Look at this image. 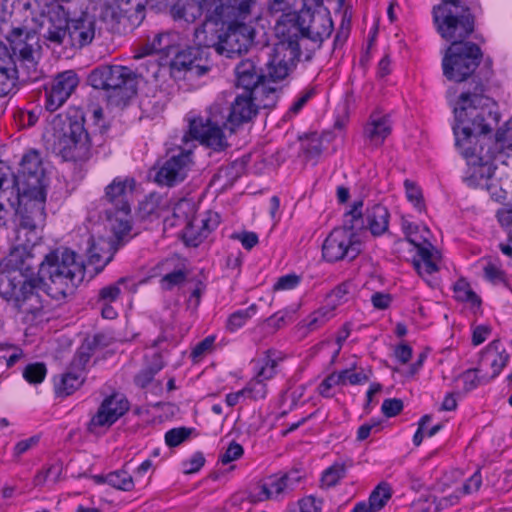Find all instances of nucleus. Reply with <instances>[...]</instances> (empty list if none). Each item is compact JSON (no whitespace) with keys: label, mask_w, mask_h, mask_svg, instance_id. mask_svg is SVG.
Here are the masks:
<instances>
[{"label":"nucleus","mask_w":512,"mask_h":512,"mask_svg":"<svg viewBox=\"0 0 512 512\" xmlns=\"http://www.w3.org/2000/svg\"><path fill=\"white\" fill-rule=\"evenodd\" d=\"M297 25L301 33L300 40L280 41L274 46V55L268 64L271 77L284 79L294 61L300 57V47L310 40L315 48H320L323 41L333 31V21L329 10L322 0H303V7L297 16Z\"/></svg>","instance_id":"1"},{"label":"nucleus","mask_w":512,"mask_h":512,"mask_svg":"<svg viewBox=\"0 0 512 512\" xmlns=\"http://www.w3.org/2000/svg\"><path fill=\"white\" fill-rule=\"evenodd\" d=\"M85 276L80 257L68 248H56L39 263L38 278L50 298L62 301L72 295Z\"/></svg>","instance_id":"2"},{"label":"nucleus","mask_w":512,"mask_h":512,"mask_svg":"<svg viewBox=\"0 0 512 512\" xmlns=\"http://www.w3.org/2000/svg\"><path fill=\"white\" fill-rule=\"evenodd\" d=\"M484 91V85L477 82L473 91L469 90L460 94L454 106L457 124L453 129L458 146L471 143L476 135H486L492 131L485 119L484 106H486L488 98L483 96Z\"/></svg>","instance_id":"3"},{"label":"nucleus","mask_w":512,"mask_h":512,"mask_svg":"<svg viewBox=\"0 0 512 512\" xmlns=\"http://www.w3.org/2000/svg\"><path fill=\"white\" fill-rule=\"evenodd\" d=\"M139 77H145L144 71L139 68L133 71L126 66L102 65L90 72L88 82L93 88L105 90L110 96L126 102L136 94Z\"/></svg>","instance_id":"4"},{"label":"nucleus","mask_w":512,"mask_h":512,"mask_svg":"<svg viewBox=\"0 0 512 512\" xmlns=\"http://www.w3.org/2000/svg\"><path fill=\"white\" fill-rule=\"evenodd\" d=\"M62 124L56 134L55 149L64 160L85 161L91 156L92 140L84 128L82 116L65 117L57 116L54 120V128Z\"/></svg>","instance_id":"5"},{"label":"nucleus","mask_w":512,"mask_h":512,"mask_svg":"<svg viewBox=\"0 0 512 512\" xmlns=\"http://www.w3.org/2000/svg\"><path fill=\"white\" fill-rule=\"evenodd\" d=\"M363 201L354 202L351 210L346 214L350 220L343 228L334 229L322 245L323 258L328 262H337L344 259L353 260L360 253V244L353 240V230L359 229L362 219Z\"/></svg>","instance_id":"6"},{"label":"nucleus","mask_w":512,"mask_h":512,"mask_svg":"<svg viewBox=\"0 0 512 512\" xmlns=\"http://www.w3.org/2000/svg\"><path fill=\"white\" fill-rule=\"evenodd\" d=\"M437 29L451 45L464 41L474 30V17L466 4L441 3L433 9Z\"/></svg>","instance_id":"7"},{"label":"nucleus","mask_w":512,"mask_h":512,"mask_svg":"<svg viewBox=\"0 0 512 512\" xmlns=\"http://www.w3.org/2000/svg\"><path fill=\"white\" fill-rule=\"evenodd\" d=\"M136 182L130 177H116L105 188L104 199L116 210L114 216L109 215L111 231H113L119 241L123 240L124 235L131 231V201Z\"/></svg>","instance_id":"8"},{"label":"nucleus","mask_w":512,"mask_h":512,"mask_svg":"<svg viewBox=\"0 0 512 512\" xmlns=\"http://www.w3.org/2000/svg\"><path fill=\"white\" fill-rule=\"evenodd\" d=\"M226 108L230 107L223 100L216 101L210 106L205 119L200 117L190 122V135L213 150H223L227 146L223 128L230 127L229 110Z\"/></svg>","instance_id":"9"},{"label":"nucleus","mask_w":512,"mask_h":512,"mask_svg":"<svg viewBox=\"0 0 512 512\" xmlns=\"http://www.w3.org/2000/svg\"><path fill=\"white\" fill-rule=\"evenodd\" d=\"M45 201V190H20L15 202H8L10 207L15 209L19 218L17 240L22 239V234L25 236L36 234V230L44 225L46 220Z\"/></svg>","instance_id":"10"},{"label":"nucleus","mask_w":512,"mask_h":512,"mask_svg":"<svg viewBox=\"0 0 512 512\" xmlns=\"http://www.w3.org/2000/svg\"><path fill=\"white\" fill-rule=\"evenodd\" d=\"M481 57V50L475 43L450 45L443 58L444 75L449 80L463 82L473 75Z\"/></svg>","instance_id":"11"},{"label":"nucleus","mask_w":512,"mask_h":512,"mask_svg":"<svg viewBox=\"0 0 512 512\" xmlns=\"http://www.w3.org/2000/svg\"><path fill=\"white\" fill-rule=\"evenodd\" d=\"M276 102L275 87H257L252 91H244L243 94L236 96L229 105V119L231 132L235 127L251 121L258 113V108H268L274 106Z\"/></svg>","instance_id":"12"},{"label":"nucleus","mask_w":512,"mask_h":512,"mask_svg":"<svg viewBox=\"0 0 512 512\" xmlns=\"http://www.w3.org/2000/svg\"><path fill=\"white\" fill-rule=\"evenodd\" d=\"M79 10V15L70 18L67 40L68 46L77 49L90 45L100 33L97 27L99 0H82Z\"/></svg>","instance_id":"13"},{"label":"nucleus","mask_w":512,"mask_h":512,"mask_svg":"<svg viewBox=\"0 0 512 512\" xmlns=\"http://www.w3.org/2000/svg\"><path fill=\"white\" fill-rule=\"evenodd\" d=\"M9 290L1 291V294L9 301H13L15 307L23 314L31 315V320L42 315L45 301L40 292H44V286L38 277H31L19 285L9 281Z\"/></svg>","instance_id":"14"},{"label":"nucleus","mask_w":512,"mask_h":512,"mask_svg":"<svg viewBox=\"0 0 512 512\" xmlns=\"http://www.w3.org/2000/svg\"><path fill=\"white\" fill-rule=\"evenodd\" d=\"M43 6L40 34L49 45L67 47L69 34V13L57 1L37 0Z\"/></svg>","instance_id":"15"},{"label":"nucleus","mask_w":512,"mask_h":512,"mask_svg":"<svg viewBox=\"0 0 512 512\" xmlns=\"http://www.w3.org/2000/svg\"><path fill=\"white\" fill-rule=\"evenodd\" d=\"M220 42L217 53L234 58L246 53L252 46L255 30L245 21L234 20L220 26Z\"/></svg>","instance_id":"16"},{"label":"nucleus","mask_w":512,"mask_h":512,"mask_svg":"<svg viewBox=\"0 0 512 512\" xmlns=\"http://www.w3.org/2000/svg\"><path fill=\"white\" fill-rule=\"evenodd\" d=\"M146 0H99V20L110 28L126 17L132 26H138L145 18Z\"/></svg>","instance_id":"17"},{"label":"nucleus","mask_w":512,"mask_h":512,"mask_svg":"<svg viewBox=\"0 0 512 512\" xmlns=\"http://www.w3.org/2000/svg\"><path fill=\"white\" fill-rule=\"evenodd\" d=\"M79 77L72 70L58 73L45 87V108L50 112L59 109L79 85Z\"/></svg>","instance_id":"18"},{"label":"nucleus","mask_w":512,"mask_h":512,"mask_svg":"<svg viewBox=\"0 0 512 512\" xmlns=\"http://www.w3.org/2000/svg\"><path fill=\"white\" fill-rule=\"evenodd\" d=\"M129 410V402L122 394H112L100 404L96 414L88 424L91 433H97L101 428H109Z\"/></svg>","instance_id":"19"},{"label":"nucleus","mask_w":512,"mask_h":512,"mask_svg":"<svg viewBox=\"0 0 512 512\" xmlns=\"http://www.w3.org/2000/svg\"><path fill=\"white\" fill-rule=\"evenodd\" d=\"M38 239L37 234H22V239L15 245L8 256L0 262V268L4 267L11 270H19L22 273H32L39 263L35 259L33 252L34 245Z\"/></svg>","instance_id":"20"},{"label":"nucleus","mask_w":512,"mask_h":512,"mask_svg":"<svg viewBox=\"0 0 512 512\" xmlns=\"http://www.w3.org/2000/svg\"><path fill=\"white\" fill-rule=\"evenodd\" d=\"M16 178L20 190H45V174L38 152L24 154Z\"/></svg>","instance_id":"21"},{"label":"nucleus","mask_w":512,"mask_h":512,"mask_svg":"<svg viewBox=\"0 0 512 512\" xmlns=\"http://www.w3.org/2000/svg\"><path fill=\"white\" fill-rule=\"evenodd\" d=\"M185 45L186 37L182 33L174 30L159 32L141 48L134 58L141 59L152 53H163L167 56L175 54L176 58L180 54H186L180 51V48Z\"/></svg>","instance_id":"22"},{"label":"nucleus","mask_w":512,"mask_h":512,"mask_svg":"<svg viewBox=\"0 0 512 512\" xmlns=\"http://www.w3.org/2000/svg\"><path fill=\"white\" fill-rule=\"evenodd\" d=\"M34 38V34L22 27L13 28L7 36L8 41L11 43L14 55H17V59L20 62L21 67L27 70L28 75L31 71L36 70L37 65L36 52L33 44L30 43Z\"/></svg>","instance_id":"23"},{"label":"nucleus","mask_w":512,"mask_h":512,"mask_svg":"<svg viewBox=\"0 0 512 512\" xmlns=\"http://www.w3.org/2000/svg\"><path fill=\"white\" fill-rule=\"evenodd\" d=\"M442 260V252L434 244L418 243V276L432 288L439 285L435 275L440 271Z\"/></svg>","instance_id":"24"},{"label":"nucleus","mask_w":512,"mask_h":512,"mask_svg":"<svg viewBox=\"0 0 512 512\" xmlns=\"http://www.w3.org/2000/svg\"><path fill=\"white\" fill-rule=\"evenodd\" d=\"M190 164L191 152L182 151L164 162L157 172L155 180L161 185L174 186L186 178Z\"/></svg>","instance_id":"25"},{"label":"nucleus","mask_w":512,"mask_h":512,"mask_svg":"<svg viewBox=\"0 0 512 512\" xmlns=\"http://www.w3.org/2000/svg\"><path fill=\"white\" fill-rule=\"evenodd\" d=\"M274 55V48L272 49V53L270 54V59L266 63V69H268V64L272 60ZM235 74L237 78V84L242 86L245 91L255 90L257 87H271L269 82H276L280 79H276L271 77L269 74V70H267L266 74L259 73L257 71L255 63L250 59H245L240 61L235 67Z\"/></svg>","instance_id":"26"},{"label":"nucleus","mask_w":512,"mask_h":512,"mask_svg":"<svg viewBox=\"0 0 512 512\" xmlns=\"http://www.w3.org/2000/svg\"><path fill=\"white\" fill-rule=\"evenodd\" d=\"M112 233L113 238L111 239L99 238L96 241L92 240L88 249V257L91 264L99 268L105 267L112 260L119 247L130 239V233L125 234L121 241L117 239L113 231Z\"/></svg>","instance_id":"27"},{"label":"nucleus","mask_w":512,"mask_h":512,"mask_svg":"<svg viewBox=\"0 0 512 512\" xmlns=\"http://www.w3.org/2000/svg\"><path fill=\"white\" fill-rule=\"evenodd\" d=\"M283 356L280 352L269 349L264 354L263 365L260 367L255 378L249 383V390L254 393V398H264L266 389L264 382L272 379L276 374V368Z\"/></svg>","instance_id":"28"},{"label":"nucleus","mask_w":512,"mask_h":512,"mask_svg":"<svg viewBox=\"0 0 512 512\" xmlns=\"http://www.w3.org/2000/svg\"><path fill=\"white\" fill-rule=\"evenodd\" d=\"M510 360V354L502 346L500 340L496 339L490 342L481 353L479 365L481 368L489 367V380H493L500 375L504 367Z\"/></svg>","instance_id":"29"},{"label":"nucleus","mask_w":512,"mask_h":512,"mask_svg":"<svg viewBox=\"0 0 512 512\" xmlns=\"http://www.w3.org/2000/svg\"><path fill=\"white\" fill-rule=\"evenodd\" d=\"M127 282V278L122 277L115 283L102 287L97 294L95 305L101 311L103 318L115 319L118 315L114 303L122 294L121 286Z\"/></svg>","instance_id":"30"},{"label":"nucleus","mask_w":512,"mask_h":512,"mask_svg":"<svg viewBox=\"0 0 512 512\" xmlns=\"http://www.w3.org/2000/svg\"><path fill=\"white\" fill-rule=\"evenodd\" d=\"M464 157L468 160L470 165V174L466 178L469 185H480L484 179H489L493 175L491 164L484 156L478 155L475 148L464 147Z\"/></svg>","instance_id":"31"},{"label":"nucleus","mask_w":512,"mask_h":512,"mask_svg":"<svg viewBox=\"0 0 512 512\" xmlns=\"http://www.w3.org/2000/svg\"><path fill=\"white\" fill-rule=\"evenodd\" d=\"M201 6L206 21L225 25L236 20V12L228 0H201Z\"/></svg>","instance_id":"32"},{"label":"nucleus","mask_w":512,"mask_h":512,"mask_svg":"<svg viewBox=\"0 0 512 512\" xmlns=\"http://www.w3.org/2000/svg\"><path fill=\"white\" fill-rule=\"evenodd\" d=\"M220 37L219 25L204 20L201 25L194 28L191 41L198 48H213L217 52Z\"/></svg>","instance_id":"33"},{"label":"nucleus","mask_w":512,"mask_h":512,"mask_svg":"<svg viewBox=\"0 0 512 512\" xmlns=\"http://www.w3.org/2000/svg\"><path fill=\"white\" fill-rule=\"evenodd\" d=\"M19 191L16 175L6 163L0 161V206L6 209L5 202H15Z\"/></svg>","instance_id":"34"},{"label":"nucleus","mask_w":512,"mask_h":512,"mask_svg":"<svg viewBox=\"0 0 512 512\" xmlns=\"http://www.w3.org/2000/svg\"><path fill=\"white\" fill-rule=\"evenodd\" d=\"M201 0H178L172 4L170 15L175 21L194 23L202 16Z\"/></svg>","instance_id":"35"},{"label":"nucleus","mask_w":512,"mask_h":512,"mask_svg":"<svg viewBox=\"0 0 512 512\" xmlns=\"http://www.w3.org/2000/svg\"><path fill=\"white\" fill-rule=\"evenodd\" d=\"M389 218L388 209L381 204H375L366 211L365 227L370 230L372 235L380 236L388 230Z\"/></svg>","instance_id":"36"},{"label":"nucleus","mask_w":512,"mask_h":512,"mask_svg":"<svg viewBox=\"0 0 512 512\" xmlns=\"http://www.w3.org/2000/svg\"><path fill=\"white\" fill-rule=\"evenodd\" d=\"M391 132V125L387 116L372 114L365 127V136L375 145L383 143Z\"/></svg>","instance_id":"37"},{"label":"nucleus","mask_w":512,"mask_h":512,"mask_svg":"<svg viewBox=\"0 0 512 512\" xmlns=\"http://www.w3.org/2000/svg\"><path fill=\"white\" fill-rule=\"evenodd\" d=\"M334 309L335 305H326L319 308L299 324V329H305V334L318 330L334 316Z\"/></svg>","instance_id":"38"},{"label":"nucleus","mask_w":512,"mask_h":512,"mask_svg":"<svg viewBox=\"0 0 512 512\" xmlns=\"http://www.w3.org/2000/svg\"><path fill=\"white\" fill-rule=\"evenodd\" d=\"M453 291L457 301L469 303L471 308H480L482 301L465 278L457 280L453 286Z\"/></svg>","instance_id":"39"},{"label":"nucleus","mask_w":512,"mask_h":512,"mask_svg":"<svg viewBox=\"0 0 512 512\" xmlns=\"http://www.w3.org/2000/svg\"><path fill=\"white\" fill-rule=\"evenodd\" d=\"M351 465V462H335L324 470L321 477L322 487L330 488L337 485L338 482L345 477L347 468Z\"/></svg>","instance_id":"40"},{"label":"nucleus","mask_w":512,"mask_h":512,"mask_svg":"<svg viewBox=\"0 0 512 512\" xmlns=\"http://www.w3.org/2000/svg\"><path fill=\"white\" fill-rule=\"evenodd\" d=\"M82 383L83 375L81 373L68 370L56 383V392L59 395L68 396L78 389Z\"/></svg>","instance_id":"41"},{"label":"nucleus","mask_w":512,"mask_h":512,"mask_svg":"<svg viewBox=\"0 0 512 512\" xmlns=\"http://www.w3.org/2000/svg\"><path fill=\"white\" fill-rule=\"evenodd\" d=\"M286 492H288V490L282 479L280 477H271L268 483L260 486L258 499L261 501L276 499L278 496Z\"/></svg>","instance_id":"42"},{"label":"nucleus","mask_w":512,"mask_h":512,"mask_svg":"<svg viewBox=\"0 0 512 512\" xmlns=\"http://www.w3.org/2000/svg\"><path fill=\"white\" fill-rule=\"evenodd\" d=\"M257 305L252 304L244 310H238L232 313L226 322V328L230 332H235L245 325V323L257 313Z\"/></svg>","instance_id":"43"},{"label":"nucleus","mask_w":512,"mask_h":512,"mask_svg":"<svg viewBox=\"0 0 512 512\" xmlns=\"http://www.w3.org/2000/svg\"><path fill=\"white\" fill-rule=\"evenodd\" d=\"M207 237V229H201L197 218L188 222L183 230V240L186 245L197 247Z\"/></svg>","instance_id":"44"},{"label":"nucleus","mask_w":512,"mask_h":512,"mask_svg":"<svg viewBox=\"0 0 512 512\" xmlns=\"http://www.w3.org/2000/svg\"><path fill=\"white\" fill-rule=\"evenodd\" d=\"M392 496V490L388 483L381 482L371 492L368 503L372 506V509L380 511L388 502Z\"/></svg>","instance_id":"45"},{"label":"nucleus","mask_w":512,"mask_h":512,"mask_svg":"<svg viewBox=\"0 0 512 512\" xmlns=\"http://www.w3.org/2000/svg\"><path fill=\"white\" fill-rule=\"evenodd\" d=\"M106 483L122 491H131L134 487L132 476L125 470H118L107 474Z\"/></svg>","instance_id":"46"},{"label":"nucleus","mask_w":512,"mask_h":512,"mask_svg":"<svg viewBox=\"0 0 512 512\" xmlns=\"http://www.w3.org/2000/svg\"><path fill=\"white\" fill-rule=\"evenodd\" d=\"M92 355L93 352L89 348V344L82 343L76 351L68 370L81 373V375H83L86 365L90 361Z\"/></svg>","instance_id":"47"},{"label":"nucleus","mask_w":512,"mask_h":512,"mask_svg":"<svg viewBox=\"0 0 512 512\" xmlns=\"http://www.w3.org/2000/svg\"><path fill=\"white\" fill-rule=\"evenodd\" d=\"M259 0H228L236 12V20L247 21L255 12Z\"/></svg>","instance_id":"48"},{"label":"nucleus","mask_w":512,"mask_h":512,"mask_svg":"<svg viewBox=\"0 0 512 512\" xmlns=\"http://www.w3.org/2000/svg\"><path fill=\"white\" fill-rule=\"evenodd\" d=\"M14 53L0 42V71L18 75V67Z\"/></svg>","instance_id":"49"},{"label":"nucleus","mask_w":512,"mask_h":512,"mask_svg":"<svg viewBox=\"0 0 512 512\" xmlns=\"http://www.w3.org/2000/svg\"><path fill=\"white\" fill-rule=\"evenodd\" d=\"M480 371V368L468 369L462 373L461 378L464 382V389L470 391L476 388L478 385L487 384L490 382L487 375L478 376L476 373Z\"/></svg>","instance_id":"50"},{"label":"nucleus","mask_w":512,"mask_h":512,"mask_svg":"<svg viewBox=\"0 0 512 512\" xmlns=\"http://www.w3.org/2000/svg\"><path fill=\"white\" fill-rule=\"evenodd\" d=\"M46 367L43 363H33L25 367L23 377L33 384L41 383L46 375Z\"/></svg>","instance_id":"51"},{"label":"nucleus","mask_w":512,"mask_h":512,"mask_svg":"<svg viewBox=\"0 0 512 512\" xmlns=\"http://www.w3.org/2000/svg\"><path fill=\"white\" fill-rule=\"evenodd\" d=\"M163 367L164 362L160 360L154 366H147L135 376L134 381L136 385L141 388L146 387L153 380L155 374L158 373Z\"/></svg>","instance_id":"52"},{"label":"nucleus","mask_w":512,"mask_h":512,"mask_svg":"<svg viewBox=\"0 0 512 512\" xmlns=\"http://www.w3.org/2000/svg\"><path fill=\"white\" fill-rule=\"evenodd\" d=\"M190 55H191V52H189V55H187V54L178 55L173 62L174 66L190 70L197 75L205 74L208 71V68L205 66H200V65L194 64V59H192L190 57Z\"/></svg>","instance_id":"53"},{"label":"nucleus","mask_w":512,"mask_h":512,"mask_svg":"<svg viewBox=\"0 0 512 512\" xmlns=\"http://www.w3.org/2000/svg\"><path fill=\"white\" fill-rule=\"evenodd\" d=\"M431 419V415H424L418 422V445L424 437H431L441 429L442 425L440 423L429 427Z\"/></svg>","instance_id":"54"},{"label":"nucleus","mask_w":512,"mask_h":512,"mask_svg":"<svg viewBox=\"0 0 512 512\" xmlns=\"http://www.w3.org/2000/svg\"><path fill=\"white\" fill-rule=\"evenodd\" d=\"M190 433L191 430L185 427L171 429L165 434V442L169 447H176L184 442Z\"/></svg>","instance_id":"55"},{"label":"nucleus","mask_w":512,"mask_h":512,"mask_svg":"<svg viewBox=\"0 0 512 512\" xmlns=\"http://www.w3.org/2000/svg\"><path fill=\"white\" fill-rule=\"evenodd\" d=\"M186 276V272L181 269L167 273L161 279L162 288L165 290H171L174 286L183 283Z\"/></svg>","instance_id":"56"},{"label":"nucleus","mask_w":512,"mask_h":512,"mask_svg":"<svg viewBox=\"0 0 512 512\" xmlns=\"http://www.w3.org/2000/svg\"><path fill=\"white\" fill-rule=\"evenodd\" d=\"M323 150L322 139L320 136L312 135L304 145V151L307 158L314 159L320 156Z\"/></svg>","instance_id":"57"},{"label":"nucleus","mask_w":512,"mask_h":512,"mask_svg":"<svg viewBox=\"0 0 512 512\" xmlns=\"http://www.w3.org/2000/svg\"><path fill=\"white\" fill-rule=\"evenodd\" d=\"M18 77L16 74L0 71V97L8 95L14 90Z\"/></svg>","instance_id":"58"},{"label":"nucleus","mask_w":512,"mask_h":512,"mask_svg":"<svg viewBox=\"0 0 512 512\" xmlns=\"http://www.w3.org/2000/svg\"><path fill=\"white\" fill-rule=\"evenodd\" d=\"M295 3L296 0H268V11L271 14H288Z\"/></svg>","instance_id":"59"},{"label":"nucleus","mask_w":512,"mask_h":512,"mask_svg":"<svg viewBox=\"0 0 512 512\" xmlns=\"http://www.w3.org/2000/svg\"><path fill=\"white\" fill-rule=\"evenodd\" d=\"M243 453V447L235 441H232L226 451L220 456V460L223 464H228L239 459Z\"/></svg>","instance_id":"60"},{"label":"nucleus","mask_w":512,"mask_h":512,"mask_svg":"<svg viewBox=\"0 0 512 512\" xmlns=\"http://www.w3.org/2000/svg\"><path fill=\"white\" fill-rule=\"evenodd\" d=\"M337 385H343V376L338 373H331L328 375L319 386V393L322 396H329V390Z\"/></svg>","instance_id":"61"},{"label":"nucleus","mask_w":512,"mask_h":512,"mask_svg":"<svg viewBox=\"0 0 512 512\" xmlns=\"http://www.w3.org/2000/svg\"><path fill=\"white\" fill-rule=\"evenodd\" d=\"M205 463L204 455L201 452H196L192 457L183 463L184 473L193 474L198 472Z\"/></svg>","instance_id":"62"},{"label":"nucleus","mask_w":512,"mask_h":512,"mask_svg":"<svg viewBox=\"0 0 512 512\" xmlns=\"http://www.w3.org/2000/svg\"><path fill=\"white\" fill-rule=\"evenodd\" d=\"M340 375L343 376V385L347 382L356 385L365 383L368 381V376L364 372H354L352 369H346L340 371Z\"/></svg>","instance_id":"63"},{"label":"nucleus","mask_w":512,"mask_h":512,"mask_svg":"<svg viewBox=\"0 0 512 512\" xmlns=\"http://www.w3.org/2000/svg\"><path fill=\"white\" fill-rule=\"evenodd\" d=\"M322 500L313 496H308L300 500L299 507L301 512H318L321 509Z\"/></svg>","instance_id":"64"}]
</instances>
